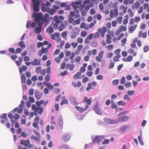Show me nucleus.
<instances>
[{"instance_id": "nucleus-5", "label": "nucleus", "mask_w": 149, "mask_h": 149, "mask_svg": "<svg viewBox=\"0 0 149 149\" xmlns=\"http://www.w3.org/2000/svg\"><path fill=\"white\" fill-rule=\"evenodd\" d=\"M42 16V14L41 13H34L33 14V17L34 18L35 21H38V20H41Z\"/></svg>"}, {"instance_id": "nucleus-60", "label": "nucleus", "mask_w": 149, "mask_h": 149, "mask_svg": "<svg viewBox=\"0 0 149 149\" xmlns=\"http://www.w3.org/2000/svg\"><path fill=\"white\" fill-rule=\"evenodd\" d=\"M51 124H54V125H56V123L54 120V117L52 116L51 117Z\"/></svg>"}, {"instance_id": "nucleus-26", "label": "nucleus", "mask_w": 149, "mask_h": 149, "mask_svg": "<svg viewBox=\"0 0 149 149\" xmlns=\"http://www.w3.org/2000/svg\"><path fill=\"white\" fill-rule=\"evenodd\" d=\"M83 102H87L88 105H90L92 103V100L91 99H88L87 97H84Z\"/></svg>"}, {"instance_id": "nucleus-55", "label": "nucleus", "mask_w": 149, "mask_h": 149, "mask_svg": "<svg viewBox=\"0 0 149 149\" xmlns=\"http://www.w3.org/2000/svg\"><path fill=\"white\" fill-rule=\"evenodd\" d=\"M1 119H3L5 120L6 121H8V119L7 117V114L6 113H4L1 116Z\"/></svg>"}, {"instance_id": "nucleus-46", "label": "nucleus", "mask_w": 149, "mask_h": 149, "mask_svg": "<svg viewBox=\"0 0 149 149\" xmlns=\"http://www.w3.org/2000/svg\"><path fill=\"white\" fill-rule=\"evenodd\" d=\"M124 99L127 100L128 102H130L131 101V99L127 94H125L124 95Z\"/></svg>"}, {"instance_id": "nucleus-2", "label": "nucleus", "mask_w": 149, "mask_h": 149, "mask_svg": "<svg viewBox=\"0 0 149 149\" xmlns=\"http://www.w3.org/2000/svg\"><path fill=\"white\" fill-rule=\"evenodd\" d=\"M33 3V9L35 12L39 11L40 2L39 0H32Z\"/></svg>"}, {"instance_id": "nucleus-42", "label": "nucleus", "mask_w": 149, "mask_h": 149, "mask_svg": "<svg viewBox=\"0 0 149 149\" xmlns=\"http://www.w3.org/2000/svg\"><path fill=\"white\" fill-rule=\"evenodd\" d=\"M21 81L22 83L25 84L26 82V78L24 74H22L21 77Z\"/></svg>"}, {"instance_id": "nucleus-37", "label": "nucleus", "mask_w": 149, "mask_h": 149, "mask_svg": "<svg viewBox=\"0 0 149 149\" xmlns=\"http://www.w3.org/2000/svg\"><path fill=\"white\" fill-rule=\"evenodd\" d=\"M70 100L73 104L74 105H77L78 104V103L76 102L75 98L73 97H70Z\"/></svg>"}, {"instance_id": "nucleus-51", "label": "nucleus", "mask_w": 149, "mask_h": 149, "mask_svg": "<svg viewBox=\"0 0 149 149\" xmlns=\"http://www.w3.org/2000/svg\"><path fill=\"white\" fill-rule=\"evenodd\" d=\"M120 49H118L115 51L114 53L116 55L121 56V55L120 54Z\"/></svg>"}, {"instance_id": "nucleus-52", "label": "nucleus", "mask_w": 149, "mask_h": 149, "mask_svg": "<svg viewBox=\"0 0 149 149\" xmlns=\"http://www.w3.org/2000/svg\"><path fill=\"white\" fill-rule=\"evenodd\" d=\"M18 59L19 61H16V63L18 66H19L20 65V63L22 62V59L20 57H19Z\"/></svg>"}, {"instance_id": "nucleus-32", "label": "nucleus", "mask_w": 149, "mask_h": 149, "mask_svg": "<svg viewBox=\"0 0 149 149\" xmlns=\"http://www.w3.org/2000/svg\"><path fill=\"white\" fill-rule=\"evenodd\" d=\"M81 74L80 72H78L76 74H75L73 77V78L74 79H81Z\"/></svg>"}, {"instance_id": "nucleus-10", "label": "nucleus", "mask_w": 149, "mask_h": 149, "mask_svg": "<svg viewBox=\"0 0 149 149\" xmlns=\"http://www.w3.org/2000/svg\"><path fill=\"white\" fill-rule=\"evenodd\" d=\"M118 10L117 7H116L114 10H111L110 11V15L111 17H113L114 16L116 17L118 16Z\"/></svg>"}, {"instance_id": "nucleus-50", "label": "nucleus", "mask_w": 149, "mask_h": 149, "mask_svg": "<svg viewBox=\"0 0 149 149\" xmlns=\"http://www.w3.org/2000/svg\"><path fill=\"white\" fill-rule=\"evenodd\" d=\"M65 26L63 23H61L60 25L58 27V30L60 31H63V29L65 28Z\"/></svg>"}, {"instance_id": "nucleus-27", "label": "nucleus", "mask_w": 149, "mask_h": 149, "mask_svg": "<svg viewBox=\"0 0 149 149\" xmlns=\"http://www.w3.org/2000/svg\"><path fill=\"white\" fill-rule=\"evenodd\" d=\"M22 107H19V108L18 109L17 107H16L12 111V112L14 113L16 111H17V112L19 113H21L22 112L23 109Z\"/></svg>"}, {"instance_id": "nucleus-18", "label": "nucleus", "mask_w": 149, "mask_h": 149, "mask_svg": "<svg viewBox=\"0 0 149 149\" xmlns=\"http://www.w3.org/2000/svg\"><path fill=\"white\" fill-rule=\"evenodd\" d=\"M60 35V33H55L54 34L51 35V39L53 40H54L56 38H58ZM56 41L59 42L60 40V38H58L56 40Z\"/></svg>"}, {"instance_id": "nucleus-17", "label": "nucleus", "mask_w": 149, "mask_h": 149, "mask_svg": "<svg viewBox=\"0 0 149 149\" xmlns=\"http://www.w3.org/2000/svg\"><path fill=\"white\" fill-rule=\"evenodd\" d=\"M139 38H145L147 37V33L146 32H143L142 31H140L138 35Z\"/></svg>"}, {"instance_id": "nucleus-19", "label": "nucleus", "mask_w": 149, "mask_h": 149, "mask_svg": "<svg viewBox=\"0 0 149 149\" xmlns=\"http://www.w3.org/2000/svg\"><path fill=\"white\" fill-rule=\"evenodd\" d=\"M140 5V2L138 1H136L132 5V8L133 10L138 9L139 8Z\"/></svg>"}, {"instance_id": "nucleus-9", "label": "nucleus", "mask_w": 149, "mask_h": 149, "mask_svg": "<svg viewBox=\"0 0 149 149\" xmlns=\"http://www.w3.org/2000/svg\"><path fill=\"white\" fill-rule=\"evenodd\" d=\"M104 51H101L99 53L98 55L96 57V60L98 62H101L102 59L103 58Z\"/></svg>"}, {"instance_id": "nucleus-43", "label": "nucleus", "mask_w": 149, "mask_h": 149, "mask_svg": "<svg viewBox=\"0 0 149 149\" xmlns=\"http://www.w3.org/2000/svg\"><path fill=\"white\" fill-rule=\"evenodd\" d=\"M121 57V56L117 55L114 56L113 58V61L115 62L119 61H120L119 58Z\"/></svg>"}, {"instance_id": "nucleus-24", "label": "nucleus", "mask_w": 149, "mask_h": 149, "mask_svg": "<svg viewBox=\"0 0 149 149\" xmlns=\"http://www.w3.org/2000/svg\"><path fill=\"white\" fill-rule=\"evenodd\" d=\"M29 143V141L28 140H21L20 142L21 144L25 146H28Z\"/></svg>"}, {"instance_id": "nucleus-25", "label": "nucleus", "mask_w": 149, "mask_h": 149, "mask_svg": "<svg viewBox=\"0 0 149 149\" xmlns=\"http://www.w3.org/2000/svg\"><path fill=\"white\" fill-rule=\"evenodd\" d=\"M72 85L75 87H80L81 86V83L80 81H79L77 83L74 81L72 82Z\"/></svg>"}, {"instance_id": "nucleus-8", "label": "nucleus", "mask_w": 149, "mask_h": 149, "mask_svg": "<svg viewBox=\"0 0 149 149\" xmlns=\"http://www.w3.org/2000/svg\"><path fill=\"white\" fill-rule=\"evenodd\" d=\"M97 31L98 32L101 34V36L104 37L105 36V33L107 31V29L106 27H103L102 28H99Z\"/></svg>"}, {"instance_id": "nucleus-63", "label": "nucleus", "mask_w": 149, "mask_h": 149, "mask_svg": "<svg viewBox=\"0 0 149 149\" xmlns=\"http://www.w3.org/2000/svg\"><path fill=\"white\" fill-rule=\"evenodd\" d=\"M68 68L70 70H72L74 67V65L73 64H68Z\"/></svg>"}, {"instance_id": "nucleus-44", "label": "nucleus", "mask_w": 149, "mask_h": 149, "mask_svg": "<svg viewBox=\"0 0 149 149\" xmlns=\"http://www.w3.org/2000/svg\"><path fill=\"white\" fill-rule=\"evenodd\" d=\"M19 45L22 49H24L26 47V45H25L24 42L23 41H21L19 43Z\"/></svg>"}, {"instance_id": "nucleus-59", "label": "nucleus", "mask_w": 149, "mask_h": 149, "mask_svg": "<svg viewBox=\"0 0 149 149\" xmlns=\"http://www.w3.org/2000/svg\"><path fill=\"white\" fill-rule=\"evenodd\" d=\"M118 104L119 105L124 106L126 105V102L120 100L118 102Z\"/></svg>"}, {"instance_id": "nucleus-30", "label": "nucleus", "mask_w": 149, "mask_h": 149, "mask_svg": "<svg viewBox=\"0 0 149 149\" xmlns=\"http://www.w3.org/2000/svg\"><path fill=\"white\" fill-rule=\"evenodd\" d=\"M112 38L111 35L107 34V35L106 42L108 44H110L112 42Z\"/></svg>"}, {"instance_id": "nucleus-57", "label": "nucleus", "mask_w": 149, "mask_h": 149, "mask_svg": "<svg viewBox=\"0 0 149 149\" xmlns=\"http://www.w3.org/2000/svg\"><path fill=\"white\" fill-rule=\"evenodd\" d=\"M134 93V90H128L127 91V95L130 96L133 95Z\"/></svg>"}, {"instance_id": "nucleus-41", "label": "nucleus", "mask_w": 149, "mask_h": 149, "mask_svg": "<svg viewBox=\"0 0 149 149\" xmlns=\"http://www.w3.org/2000/svg\"><path fill=\"white\" fill-rule=\"evenodd\" d=\"M42 28V27H36L35 29V32L36 33H40L41 32Z\"/></svg>"}, {"instance_id": "nucleus-3", "label": "nucleus", "mask_w": 149, "mask_h": 149, "mask_svg": "<svg viewBox=\"0 0 149 149\" xmlns=\"http://www.w3.org/2000/svg\"><path fill=\"white\" fill-rule=\"evenodd\" d=\"M61 22L58 16H55L53 18V26L55 29H58V26Z\"/></svg>"}, {"instance_id": "nucleus-61", "label": "nucleus", "mask_w": 149, "mask_h": 149, "mask_svg": "<svg viewBox=\"0 0 149 149\" xmlns=\"http://www.w3.org/2000/svg\"><path fill=\"white\" fill-rule=\"evenodd\" d=\"M125 79L124 77H121L120 80V83L121 84H123L125 83Z\"/></svg>"}, {"instance_id": "nucleus-1", "label": "nucleus", "mask_w": 149, "mask_h": 149, "mask_svg": "<svg viewBox=\"0 0 149 149\" xmlns=\"http://www.w3.org/2000/svg\"><path fill=\"white\" fill-rule=\"evenodd\" d=\"M32 108L33 110H34V111L33 113V112H31L30 113L29 115V117L31 118L33 117L34 115L35 116H37L38 114L40 115L41 114L44 110L43 107H37L34 104L32 105Z\"/></svg>"}, {"instance_id": "nucleus-22", "label": "nucleus", "mask_w": 149, "mask_h": 149, "mask_svg": "<svg viewBox=\"0 0 149 149\" xmlns=\"http://www.w3.org/2000/svg\"><path fill=\"white\" fill-rule=\"evenodd\" d=\"M31 64L33 66L39 65L41 64L40 62L38 59L35 58L31 62Z\"/></svg>"}, {"instance_id": "nucleus-11", "label": "nucleus", "mask_w": 149, "mask_h": 149, "mask_svg": "<svg viewBox=\"0 0 149 149\" xmlns=\"http://www.w3.org/2000/svg\"><path fill=\"white\" fill-rule=\"evenodd\" d=\"M93 110L97 114L99 115H102V111L97 104L95 105L94 107Z\"/></svg>"}, {"instance_id": "nucleus-62", "label": "nucleus", "mask_w": 149, "mask_h": 149, "mask_svg": "<svg viewBox=\"0 0 149 149\" xmlns=\"http://www.w3.org/2000/svg\"><path fill=\"white\" fill-rule=\"evenodd\" d=\"M41 70V68L40 67H38L36 68L35 70V72L37 73H39L40 72V71Z\"/></svg>"}, {"instance_id": "nucleus-13", "label": "nucleus", "mask_w": 149, "mask_h": 149, "mask_svg": "<svg viewBox=\"0 0 149 149\" xmlns=\"http://www.w3.org/2000/svg\"><path fill=\"white\" fill-rule=\"evenodd\" d=\"M129 119V117L128 116H124L120 117L118 118H117V120L118 122H125L127 121Z\"/></svg>"}, {"instance_id": "nucleus-34", "label": "nucleus", "mask_w": 149, "mask_h": 149, "mask_svg": "<svg viewBox=\"0 0 149 149\" xmlns=\"http://www.w3.org/2000/svg\"><path fill=\"white\" fill-rule=\"evenodd\" d=\"M42 96L40 95L38 91H36L35 93V98L37 100L40 99L42 97Z\"/></svg>"}, {"instance_id": "nucleus-49", "label": "nucleus", "mask_w": 149, "mask_h": 149, "mask_svg": "<svg viewBox=\"0 0 149 149\" xmlns=\"http://www.w3.org/2000/svg\"><path fill=\"white\" fill-rule=\"evenodd\" d=\"M68 103V101L67 99H65L63 100L60 103V105H63L64 104H67Z\"/></svg>"}, {"instance_id": "nucleus-36", "label": "nucleus", "mask_w": 149, "mask_h": 149, "mask_svg": "<svg viewBox=\"0 0 149 149\" xmlns=\"http://www.w3.org/2000/svg\"><path fill=\"white\" fill-rule=\"evenodd\" d=\"M133 42L134 43L137 42L138 45L139 47H141V42L140 40H138V39L137 38H136L133 41Z\"/></svg>"}, {"instance_id": "nucleus-47", "label": "nucleus", "mask_w": 149, "mask_h": 149, "mask_svg": "<svg viewBox=\"0 0 149 149\" xmlns=\"http://www.w3.org/2000/svg\"><path fill=\"white\" fill-rule=\"evenodd\" d=\"M27 70V67L25 65H23L21 68L19 70V72L22 73L23 71H25Z\"/></svg>"}, {"instance_id": "nucleus-15", "label": "nucleus", "mask_w": 149, "mask_h": 149, "mask_svg": "<svg viewBox=\"0 0 149 149\" xmlns=\"http://www.w3.org/2000/svg\"><path fill=\"white\" fill-rule=\"evenodd\" d=\"M48 50V48H44L42 47L41 50H39L38 52V55L40 56H41L44 53H47Z\"/></svg>"}, {"instance_id": "nucleus-20", "label": "nucleus", "mask_w": 149, "mask_h": 149, "mask_svg": "<svg viewBox=\"0 0 149 149\" xmlns=\"http://www.w3.org/2000/svg\"><path fill=\"white\" fill-rule=\"evenodd\" d=\"M49 17V15L48 13H45L44 16H42L41 20L43 22L47 23L48 22Z\"/></svg>"}, {"instance_id": "nucleus-12", "label": "nucleus", "mask_w": 149, "mask_h": 149, "mask_svg": "<svg viewBox=\"0 0 149 149\" xmlns=\"http://www.w3.org/2000/svg\"><path fill=\"white\" fill-rule=\"evenodd\" d=\"M39 118L38 116H37L34 120L35 122L32 125L36 129H39L38 123L39 121Z\"/></svg>"}, {"instance_id": "nucleus-16", "label": "nucleus", "mask_w": 149, "mask_h": 149, "mask_svg": "<svg viewBox=\"0 0 149 149\" xmlns=\"http://www.w3.org/2000/svg\"><path fill=\"white\" fill-rule=\"evenodd\" d=\"M48 101V100L45 102L43 100H42L40 101H37L36 102V104L38 107L40 106L42 104H44V106H45L47 104Z\"/></svg>"}, {"instance_id": "nucleus-56", "label": "nucleus", "mask_w": 149, "mask_h": 149, "mask_svg": "<svg viewBox=\"0 0 149 149\" xmlns=\"http://www.w3.org/2000/svg\"><path fill=\"white\" fill-rule=\"evenodd\" d=\"M127 127H128L127 126H125L122 127L120 129V132L122 133H124L125 131L126 130Z\"/></svg>"}, {"instance_id": "nucleus-23", "label": "nucleus", "mask_w": 149, "mask_h": 149, "mask_svg": "<svg viewBox=\"0 0 149 149\" xmlns=\"http://www.w3.org/2000/svg\"><path fill=\"white\" fill-rule=\"evenodd\" d=\"M31 21H28L27 22L26 27L28 28H29V25H30L31 26L32 28L34 27L36 25V24L35 22H33L31 23Z\"/></svg>"}, {"instance_id": "nucleus-54", "label": "nucleus", "mask_w": 149, "mask_h": 149, "mask_svg": "<svg viewBox=\"0 0 149 149\" xmlns=\"http://www.w3.org/2000/svg\"><path fill=\"white\" fill-rule=\"evenodd\" d=\"M87 32L85 31H82L80 33L81 36L82 37H86L87 35Z\"/></svg>"}, {"instance_id": "nucleus-29", "label": "nucleus", "mask_w": 149, "mask_h": 149, "mask_svg": "<svg viewBox=\"0 0 149 149\" xmlns=\"http://www.w3.org/2000/svg\"><path fill=\"white\" fill-rule=\"evenodd\" d=\"M128 7L127 6H125L124 5H121L120 7V10H122L123 13H125L127 12V10Z\"/></svg>"}, {"instance_id": "nucleus-14", "label": "nucleus", "mask_w": 149, "mask_h": 149, "mask_svg": "<svg viewBox=\"0 0 149 149\" xmlns=\"http://www.w3.org/2000/svg\"><path fill=\"white\" fill-rule=\"evenodd\" d=\"M75 107L77 110L79 111L80 113H82L84 111L86 110L89 108V106L86 105L84 108H83L78 106H76Z\"/></svg>"}, {"instance_id": "nucleus-58", "label": "nucleus", "mask_w": 149, "mask_h": 149, "mask_svg": "<svg viewBox=\"0 0 149 149\" xmlns=\"http://www.w3.org/2000/svg\"><path fill=\"white\" fill-rule=\"evenodd\" d=\"M138 139L140 144L141 145H143L144 144L143 142L141 139V136H138Z\"/></svg>"}, {"instance_id": "nucleus-4", "label": "nucleus", "mask_w": 149, "mask_h": 149, "mask_svg": "<svg viewBox=\"0 0 149 149\" xmlns=\"http://www.w3.org/2000/svg\"><path fill=\"white\" fill-rule=\"evenodd\" d=\"M8 117L10 119L12 124H13L15 122V121L13 120L14 118L15 120H17L20 117L19 115L17 113H15V116H14L13 114L11 113H9L8 114Z\"/></svg>"}, {"instance_id": "nucleus-48", "label": "nucleus", "mask_w": 149, "mask_h": 149, "mask_svg": "<svg viewBox=\"0 0 149 149\" xmlns=\"http://www.w3.org/2000/svg\"><path fill=\"white\" fill-rule=\"evenodd\" d=\"M47 31L49 33L51 34L54 32L53 28L52 27L49 26L47 29Z\"/></svg>"}, {"instance_id": "nucleus-21", "label": "nucleus", "mask_w": 149, "mask_h": 149, "mask_svg": "<svg viewBox=\"0 0 149 149\" xmlns=\"http://www.w3.org/2000/svg\"><path fill=\"white\" fill-rule=\"evenodd\" d=\"M93 36V33L90 34L88 37H87L84 40V43L85 44H88L89 43V40H91L92 39Z\"/></svg>"}, {"instance_id": "nucleus-64", "label": "nucleus", "mask_w": 149, "mask_h": 149, "mask_svg": "<svg viewBox=\"0 0 149 149\" xmlns=\"http://www.w3.org/2000/svg\"><path fill=\"white\" fill-rule=\"evenodd\" d=\"M31 139L35 140V141H38L39 140L40 138L36 137L34 135H32L31 137Z\"/></svg>"}, {"instance_id": "nucleus-6", "label": "nucleus", "mask_w": 149, "mask_h": 149, "mask_svg": "<svg viewBox=\"0 0 149 149\" xmlns=\"http://www.w3.org/2000/svg\"><path fill=\"white\" fill-rule=\"evenodd\" d=\"M127 30V27L126 26L121 25L120 26L118 29L115 32V34L116 36L119 35L120 33L123 31H125Z\"/></svg>"}, {"instance_id": "nucleus-53", "label": "nucleus", "mask_w": 149, "mask_h": 149, "mask_svg": "<svg viewBox=\"0 0 149 149\" xmlns=\"http://www.w3.org/2000/svg\"><path fill=\"white\" fill-rule=\"evenodd\" d=\"M123 19L122 17H118L116 19V21L118 22L119 24H121L122 22V20Z\"/></svg>"}, {"instance_id": "nucleus-33", "label": "nucleus", "mask_w": 149, "mask_h": 149, "mask_svg": "<svg viewBox=\"0 0 149 149\" xmlns=\"http://www.w3.org/2000/svg\"><path fill=\"white\" fill-rule=\"evenodd\" d=\"M133 59V57L131 56H129L127 58L123 59V61L125 62H131Z\"/></svg>"}, {"instance_id": "nucleus-35", "label": "nucleus", "mask_w": 149, "mask_h": 149, "mask_svg": "<svg viewBox=\"0 0 149 149\" xmlns=\"http://www.w3.org/2000/svg\"><path fill=\"white\" fill-rule=\"evenodd\" d=\"M128 52L130 54H133V55L134 56H135L137 54L136 52H134V49L132 48L129 49L128 51Z\"/></svg>"}, {"instance_id": "nucleus-7", "label": "nucleus", "mask_w": 149, "mask_h": 149, "mask_svg": "<svg viewBox=\"0 0 149 149\" xmlns=\"http://www.w3.org/2000/svg\"><path fill=\"white\" fill-rule=\"evenodd\" d=\"M104 138V136H97L94 137L92 142L94 143H99Z\"/></svg>"}, {"instance_id": "nucleus-38", "label": "nucleus", "mask_w": 149, "mask_h": 149, "mask_svg": "<svg viewBox=\"0 0 149 149\" xmlns=\"http://www.w3.org/2000/svg\"><path fill=\"white\" fill-rule=\"evenodd\" d=\"M125 19H123V24L124 25H126L128 22L129 16L127 15L125 16Z\"/></svg>"}, {"instance_id": "nucleus-45", "label": "nucleus", "mask_w": 149, "mask_h": 149, "mask_svg": "<svg viewBox=\"0 0 149 149\" xmlns=\"http://www.w3.org/2000/svg\"><path fill=\"white\" fill-rule=\"evenodd\" d=\"M127 12L130 17H132L134 16V13L131 9H129L128 10Z\"/></svg>"}, {"instance_id": "nucleus-28", "label": "nucleus", "mask_w": 149, "mask_h": 149, "mask_svg": "<svg viewBox=\"0 0 149 149\" xmlns=\"http://www.w3.org/2000/svg\"><path fill=\"white\" fill-rule=\"evenodd\" d=\"M137 25L136 24L134 26H131L129 28V32L130 33H132L137 27Z\"/></svg>"}, {"instance_id": "nucleus-40", "label": "nucleus", "mask_w": 149, "mask_h": 149, "mask_svg": "<svg viewBox=\"0 0 149 149\" xmlns=\"http://www.w3.org/2000/svg\"><path fill=\"white\" fill-rule=\"evenodd\" d=\"M107 120L108 121V123L109 124H115L118 122V120H117V121H116L114 120H111V119H107Z\"/></svg>"}, {"instance_id": "nucleus-39", "label": "nucleus", "mask_w": 149, "mask_h": 149, "mask_svg": "<svg viewBox=\"0 0 149 149\" xmlns=\"http://www.w3.org/2000/svg\"><path fill=\"white\" fill-rule=\"evenodd\" d=\"M47 8H48V12L51 15L53 14L56 11V10L54 8H52V9H50V8L48 7H47Z\"/></svg>"}, {"instance_id": "nucleus-31", "label": "nucleus", "mask_w": 149, "mask_h": 149, "mask_svg": "<svg viewBox=\"0 0 149 149\" xmlns=\"http://www.w3.org/2000/svg\"><path fill=\"white\" fill-rule=\"evenodd\" d=\"M70 136L69 134H66L64 135L63 138V140L65 142H67L70 139Z\"/></svg>"}]
</instances>
